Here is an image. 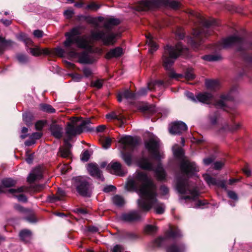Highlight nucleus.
<instances>
[{"instance_id": "obj_1", "label": "nucleus", "mask_w": 252, "mask_h": 252, "mask_svg": "<svg viewBox=\"0 0 252 252\" xmlns=\"http://www.w3.org/2000/svg\"><path fill=\"white\" fill-rule=\"evenodd\" d=\"M126 188L127 190L135 191L139 194L138 205L143 212L146 213L153 207L157 214L164 213L165 206L157 201V187L146 173L136 172L133 178L127 181Z\"/></svg>"}, {"instance_id": "obj_2", "label": "nucleus", "mask_w": 252, "mask_h": 252, "mask_svg": "<svg viewBox=\"0 0 252 252\" xmlns=\"http://www.w3.org/2000/svg\"><path fill=\"white\" fill-rule=\"evenodd\" d=\"M186 49L180 43H178L175 46L167 45L164 48V51L162 55L163 65L165 69L169 70L168 75L171 78L179 79L184 77L187 80H191L195 78L193 69L188 68L185 71V74H177L172 70V67L176 60L182 54Z\"/></svg>"}, {"instance_id": "obj_3", "label": "nucleus", "mask_w": 252, "mask_h": 252, "mask_svg": "<svg viewBox=\"0 0 252 252\" xmlns=\"http://www.w3.org/2000/svg\"><path fill=\"white\" fill-rule=\"evenodd\" d=\"M99 23H102L105 31L92 30L90 32L91 37L93 40H101L105 45H113L117 42L120 34L118 32H111V30L121 23L119 19L113 17L97 18Z\"/></svg>"}, {"instance_id": "obj_4", "label": "nucleus", "mask_w": 252, "mask_h": 252, "mask_svg": "<svg viewBox=\"0 0 252 252\" xmlns=\"http://www.w3.org/2000/svg\"><path fill=\"white\" fill-rule=\"evenodd\" d=\"M145 146L153 158L158 161L157 167L155 169L158 179L159 180L164 179L166 174L159 162L161 159L164 158V154L162 152L160 151L161 143L159 139L157 136L153 135L149 140L145 142Z\"/></svg>"}, {"instance_id": "obj_5", "label": "nucleus", "mask_w": 252, "mask_h": 252, "mask_svg": "<svg viewBox=\"0 0 252 252\" xmlns=\"http://www.w3.org/2000/svg\"><path fill=\"white\" fill-rule=\"evenodd\" d=\"M176 189L182 196L180 199L186 201H193L196 200L199 195L196 185L188 179L179 177L177 178Z\"/></svg>"}, {"instance_id": "obj_6", "label": "nucleus", "mask_w": 252, "mask_h": 252, "mask_svg": "<svg viewBox=\"0 0 252 252\" xmlns=\"http://www.w3.org/2000/svg\"><path fill=\"white\" fill-rule=\"evenodd\" d=\"M163 5L173 9H177L181 3L174 0H142L135 6L137 11H145Z\"/></svg>"}, {"instance_id": "obj_7", "label": "nucleus", "mask_w": 252, "mask_h": 252, "mask_svg": "<svg viewBox=\"0 0 252 252\" xmlns=\"http://www.w3.org/2000/svg\"><path fill=\"white\" fill-rule=\"evenodd\" d=\"M175 157L181 159L180 168L182 174L188 177L194 176L199 171V168L194 162L183 158V150L181 148L173 147Z\"/></svg>"}, {"instance_id": "obj_8", "label": "nucleus", "mask_w": 252, "mask_h": 252, "mask_svg": "<svg viewBox=\"0 0 252 252\" xmlns=\"http://www.w3.org/2000/svg\"><path fill=\"white\" fill-rule=\"evenodd\" d=\"M90 120H82L77 118H73L67 124L65 129V133L68 141L72 136L80 134L83 130L87 128V125L90 124Z\"/></svg>"}, {"instance_id": "obj_9", "label": "nucleus", "mask_w": 252, "mask_h": 252, "mask_svg": "<svg viewBox=\"0 0 252 252\" xmlns=\"http://www.w3.org/2000/svg\"><path fill=\"white\" fill-rule=\"evenodd\" d=\"M119 142L123 150L121 152L122 158L127 165H130L132 162L131 154L126 152L132 151L137 145V140L132 136H125L121 138Z\"/></svg>"}, {"instance_id": "obj_10", "label": "nucleus", "mask_w": 252, "mask_h": 252, "mask_svg": "<svg viewBox=\"0 0 252 252\" xmlns=\"http://www.w3.org/2000/svg\"><path fill=\"white\" fill-rule=\"evenodd\" d=\"M89 180V178L84 176H78L72 179L73 184L80 195L87 197L91 196L93 187Z\"/></svg>"}, {"instance_id": "obj_11", "label": "nucleus", "mask_w": 252, "mask_h": 252, "mask_svg": "<svg viewBox=\"0 0 252 252\" xmlns=\"http://www.w3.org/2000/svg\"><path fill=\"white\" fill-rule=\"evenodd\" d=\"M233 45L238 46L239 50L252 48V43L248 44L245 39L237 35H232L222 40L219 48H226Z\"/></svg>"}, {"instance_id": "obj_12", "label": "nucleus", "mask_w": 252, "mask_h": 252, "mask_svg": "<svg viewBox=\"0 0 252 252\" xmlns=\"http://www.w3.org/2000/svg\"><path fill=\"white\" fill-rule=\"evenodd\" d=\"M79 27H75L72 28L69 32L65 33L66 40L63 42V45L65 48V51L71 56H74L76 55V50L73 48L71 45L74 43V36L78 35L81 34Z\"/></svg>"}, {"instance_id": "obj_13", "label": "nucleus", "mask_w": 252, "mask_h": 252, "mask_svg": "<svg viewBox=\"0 0 252 252\" xmlns=\"http://www.w3.org/2000/svg\"><path fill=\"white\" fill-rule=\"evenodd\" d=\"M46 185L43 184H39L36 185L35 186H22L20 187L17 189H11L8 190V192L12 194H15L16 193L20 192H30L31 193L32 191L33 192H39L41 190L45 188Z\"/></svg>"}, {"instance_id": "obj_14", "label": "nucleus", "mask_w": 252, "mask_h": 252, "mask_svg": "<svg viewBox=\"0 0 252 252\" xmlns=\"http://www.w3.org/2000/svg\"><path fill=\"white\" fill-rule=\"evenodd\" d=\"M164 82L161 80L153 81L151 80L147 83V86L146 88H141L136 93V97L145 95L148 91H155L157 87H160L164 85Z\"/></svg>"}, {"instance_id": "obj_15", "label": "nucleus", "mask_w": 252, "mask_h": 252, "mask_svg": "<svg viewBox=\"0 0 252 252\" xmlns=\"http://www.w3.org/2000/svg\"><path fill=\"white\" fill-rule=\"evenodd\" d=\"M181 236V234L179 230L177 229L174 230L171 229L167 232L165 237H160L156 239L155 241V245L157 247H161L167 241L169 238H176Z\"/></svg>"}, {"instance_id": "obj_16", "label": "nucleus", "mask_w": 252, "mask_h": 252, "mask_svg": "<svg viewBox=\"0 0 252 252\" xmlns=\"http://www.w3.org/2000/svg\"><path fill=\"white\" fill-rule=\"evenodd\" d=\"M68 55L71 57H77L78 59V62L82 64H91L93 63L96 61V58L89 54L86 51L78 53L76 52V55L74 56H71L68 53Z\"/></svg>"}, {"instance_id": "obj_17", "label": "nucleus", "mask_w": 252, "mask_h": 252, "mask_svg": "<svg viewBox=\"0 0 252 252\" xmlns=\"http://www.w3.org/2000/svg\"><path fill=\"white\" fill-rule=\"evenodd\" d=\"M190 14L195 17L197 21L202 25L204 27L208 28L212 26H217V23L215 20L212 18L206 19L201 14L195 12L193 11L190 12Z\"/></svg>"}, {"instance_id": "obj_18", "label": "nucleus", "mask_w": 252, "mask_h": 252, "mask_svg": "<svg viewBox=\"0 0 252 252\" xmlns=\"http://www.w3.org/2000/svg\"><path fill=\"white\" fill-rule=\"evenodd\" d=\"M187 129L186 124L182 121L176 122L171 124L169 128L170 133L173 134H179Z\"/></svg>"}, {"instance_id": "obj_19", "label": "nucleus", "mask_w": 252, "mask_h": 252, "mask_svg": "<svg viewBox=\"0 0 252 252\" xmlns=\"http://www.w3.org/2000/svg\"><path fill=\"white\" fill-rule=\"evenodd\" d=\"M203 177L208 186H217L224 189L225 190L227 189L226 182L225 181L217 180L215 178L212 177L208 174H203Z\"/></svg>"}, {"instance_id": "obj_20", "label": "nucleus", "mask_w": 252, "mask_h": 252, "mask_svg": "<svg viewBox=\"0 0 252 252\" xmlns=\"http://www.w3.org/2000/svg\"><path fill=\"white\" fill-rule=\"evenodd\" d=\"M234 91L233 90H231L227 94H222L220 97V100L217 101L215 105L217 108H222L224 109L225 107V102L228 100H231L234 98L233 94Z\"/></svg>"}, {"instance_id": "obj_21", "label": "nucleus", "mask_w": 252, "mask_h": 252, "mask_svg": "<svg viewBox=\"0 0 252 252\" xmlns=\"http://www.w3.org/2000/svg\"><path fill=\"white\" fill-rule=\"evenodd\" d=\"M121 218L122 220L126 222H133L139 220L141 214L139 211L134 210L123 214Z\"/></svg>"}, {"instance_id": "obj_22", "label": "nucleus", "mask_w": 252, "mask_h": 252, "mask_svg": "<svg viewBox=\"0 0 252 252\" xmlns=\"http://www.w3.org/2000/svg\"><path fill=\"white\" fill-rule=\"evenodd\" d=\"M87 169L91 176L100 181H104V178L97 164L93 163L89 164L88 165Z\"/></svg>"}, {"instance_id": "obj_23", "label": "nucleus", "mask_w": 252, "mask_h": 252, "mask_svg": "<svg viewBox=\"0 0 252 252\" xmlns=\"http://www.w3.org/2000/svg\"><path fill=\"white\" fill-rule=\"evenodd\" d=\"M74 43H75L77 46L82 49H91V46L90 45V42L86 36L75 37L74 40Z\"/></svg>"}, {"instance_id": "obj_24", "label": "nucleus", "mask_w": 252, "mask_h": 252, "mask_svg": "<svg viewBox=\"0 0 252 252\" xmlns=\"http://www.w3.org/2000/svg\"><path fill=\"white\" fill-rule=\"evenodd\" d=\"M64 145L60 148L58 155L62 158H67L70 157L71 155L70 148L71 146L66 139H64Z\"/></svg>"}, {"instance_id": "obj_25", "label": "nucleus", "mask_w": 252, "mask_h": 252, "mask_svg": "<svg viewBox=\"0 0 252 252\" xmlns=\"http://www.w3.org/2000/svg\"><path fill=\"white\" fill-rule=\"evenodd\" d=\"M138 166L140 168L147 170H153L154 166L153 164L150 161L148 158H142L138 162Z\"/></svg>"}, {"instance_id": "obj_26", "label": "nucleus", "mask_w": 252, "mask_h": 252, "mask_svg": "<svg viewBox=\"0 0 252 252\" xmlns=\"http://www.w3.org/2000/svg\"><path fill=\"white\" fill-rule=\"evenodd\" d=\"M109 167L112 170V173L116 175L123 176L126 173L122 168L121 164L118 162H111L108 165V167Z\"/></svg>"}, {"instance_id": "obj_27", "label": "nucleus", "mask_w": 252, "mask_h": 252, "mask_svg": "<svg viewBox=\"0 0 252 252\" xmlns=\"http://www.w3.org/2000/svg\"><path fill=\"white\" fill-rule=\"evenodd\" d=\"M42 177V172L39 168L34 169L27 177V181L29 183H32L37 179Z\"/></svg>"}, {"instance_id": "obj_28", "label": "nucleus", "mask_w": 252, "mask_h": 252, "mask_svg": "<svg viewBox=\"0 0 252 252\" xmlns=\"http://www.w3.org/2000/svg\"><path fill=\"white\" fill-rule=\"evenodd\" d=\"M123 50L121 47H117L111 49L106 55V58L110 59L113 58H118L123 54Z\"/></svg>"}, {"instance_id": "obj_29", "label": "nucleus", "mask_w": 252, "mask_h": 252, "mask_svg": "<svg viewBox=\"0 0 252 252\" xmlns=\"http://www.w3.org/2000/svg\"><path fill=\"white\" fill-rule=\"evenodd\" d=\"M185 246L181 243H174L169 246L166 250L167 252H184Z\"/></svg>"}, {"instance_id": "obj_30", "label": "nucleus", "mask_w": 252, "mask_h": 252, "mask_svg": "<svg viewBox=\"0 0 252 252\" xmlns=\"http://www.w3.org/2000/svg\"><path fill=\"white\" fill-rule=\"evenodd\" d=\"M123 97L126 99H134L137 98L136 93H132L128 90H126L124 92L119 93L118 100L119 102L122 101Z\"/></svg>"}, {"instance_id": "obj_31", "label": "nucleus", "mask_w": 252, "mask_h": 252, "mask_svg": "<svg viewBox=\"0 0 252 252\" xmlns=\"http://www.w3.org/2000/svg\"><path fill=\"white\" fill-rule=\"evenodd\" d=\"M50 130L52 134L58 139L62 137L63 134L62 127L57 125H53L50 127Z\"/></svg>"}, {"instance_id": "obj_32", "label": "nucleus", "mask_w": 252, "mask_h": 252, "mask_svg": "<svg viewBox=\"0 0 252 252\" xmlns=\"http://www.w3.org/2000/svg\"><path fill=\"white\" fill-rule=\"evenodd\" d=\"M146 37L147 39V44L148 45L150 48L149 52L152 54L158 49V46L153 40V36L151 34L149 33L148 35H146Z\"/></svg>"}, {"instance_id": "obj_33", "label": "nucleus", "mask_w": 252, "mask_h": 252, "mask_svg": "<svg viewBox=\"0 0 252 252\" xmlns=\"http://www.w3.org/2000/svg\"><path fill=\"white\" fill-rule=\"evenodd\" d=\"M205 85L208 89L212 91H216L220 87V82L218 80H206Z\"/></svg>"}, {"instance_id": "obj_34", "label": "nucleus", "mask_w": 252, "mask_h": 252, "mask_svg": "<svg viewBox=\"0 0 252 252\" xmlns=\"http://www.w3.org/2000/svg\"><path fill=\"white\" fill-rule=\"evenodd\" d=\"M30 52L34 56H39L41 55H48L50 54V51L47 48L40 49L38 47L33 48H30Z\"/></svg>"}, {"instance_id": "obj_35", "label": "nucleus", "mask_w": 252, "mask_h": 252, "mask_svg": "<svg viewBox=\"0 0 252 252\" xmlns=\"http://www.w3.org/2000/svg\"><path fill=\"white\" fill-rule=\"evenodd\" d=\"M212 97V95L210 93H203L198 94L196 95L197 102L200 101L203 103H207Z\"/></svg>"}, {"instance_id": "obj_36", "label": "nucleus", "mask_w": 252, "mask_h": 252, "mask_svg": "<svg viewBox=\"0 0 252 252\" xmlns=\"http://www.w3.org/2000/svg\"><path fill=\"white\" fill-rule=\"evenodd\" d=\"M19 236L23 241L29 242L32 238V232L28 229H23L20 232Z\"/></svg>"}, {"instance_id": "obj_37", "label": "nucleus", "mask_w": 252, "mask_h": 252, "mask_svg": "<svg viewBox=\"0 0 252 252\" xmlns=\"http://www.w3.org/2000/svg\"><path fill=\"white\" fill-rule=\"evenodd\" d=\"M113 203L119 207H121L125 204L124 198L120 195H116L112 198Z\"/></svg>"}, {"instance_id": "obj_38", "label": "nucleus", "mask_w": 252, "mask_h": 252, "mask_svg": "<svg viewBox=\"0 0 252 252\" xmlns=\"http://www.w3.org/2000/svg\"><path fill=\"white\" fill-rule=\"evenodd\" d=\"M39 108L42 111L47 113H54L55 109L50 105L47 104H41L39 105Z\"/></svg>"}, {"instance_id": "obj_39", "label": "nucleus", "mask_w": 252, "mask_h": 252, "mask_svg": "<svg viewBox=\"0 0 252 252\" xmlns=\"http://www.w3.org/2000/svg\"><path fill=\"white\" fill-rule=\"evenodd\" d=\"M0 43L2 44L4 50L7 47H11L14 44V42L10 40H5L4 38L0 36Z\"/></svg>"}, {"instance_id": "obj_40", "label": "nucleus", "mask_w": 252, "mask_h": 252, "mask_svg": "<svg viewBox=\"0 0 252 252\" xmlns=\"http://www.w3.org/2000/svg\"><path fill=\"white\" fill-rule=\"evenodd\" d=\"M16 184V181L11 178H6L2 181V184L5 187H11Z\"/></svg>"}, {"instance_id": "obj_41", "label": "nucleus", "mask_w": 252, "mask_h": 252, "mask_svg": "<svg viewBox=\"0 0 252 252\" xmlns=\"http://www.w3.org/2000/svg\"><path fill=\"white\" fill-rule=\"evenodd\" d=\"M85 21L89 24L94 25L95 28H98L99 27V22L97 18L87 16V17L85 18Z\"/></svg>"}, {"instance_id": "obj_42", "label": "nucleus", "mask_w": 252, "mask_h": 252, "mask_svg": "<svg viewBox=\"0 0 252 252\" xmlns=\"http://www.w3.org/2000/svg\"><path fill=\"white\" fill-rule=\"evenodd\" d=\"M202 58L204 60L212 62L219 61L221 59V57L219 55H209L204 56L202 57Z\"/></svg>"}, {"instance_id": "obj_43", "label": "nucleus", "mask_w": 252, "mask_h": 252, "mask_svg": "<svg viewBox=\"0 0 252 252\" xmlns=\"http://www.w3.org/2000/svg\"><path fill=\"white\" fill-rule=\"evenodd\" d=\"M18 38L20 40L23 41L25 43L26 45L32 43V40L30 38H29L28 37V36L25 33H22L20 34H19Z\"/></svg>"}, {"instance_id": "obj_44", "label": "nucleus", "mask_w": 252, "mask_h": 252, "mask_svg": "<svg viewBox=\"0 0 252 252\" xmlns=\"http://www.w3.org/2000/svg\"><path fill=\"white\" fill-rule=\"evenodd\" d=\"M101 143L103 148L107 149L110 147L112 143V140L109 137H105L102 139Z\"/></svg>"}, {"instance_id": "obj_45", "label": "nucleus", "mask_w": 252, "mask_h": 252, "mask_svg": "<svg viewBox=\"0 0 252 252\" xmlns=\"http://www.w3.org/2000/svg\"><path fill=\"white\" fill-rule=\"evenodd\" d=\"M106 118L109 120H111L113 119H116L118 120H121L122 118L121 117H120L117 113L113 111L106 115Z\"/></svg>"}, {"instance_id": "obj_46", "label": "nucleus", "mask_w": 252, "mask_h": 252, "mask_svg": "<svg viewBox=\"0 0 252 252\" xmlns=\"http://www.w3.org/2000/svg\"><path fill=\"white\" fill-rule=\"evenodd\" d=\"M24 122L27 125H30L32 121V117L30 113H25L23 115Z\"/></svg>"}, {"instance_id": "obj_47", "label": "nucleus", "mask_w": 252, "mask_h": 252, "mask_svg": "<svg viewBox=\"0 0 252 252\" xmlns=\"http://www.w3.org/2000/svg\"><path fill=\"white\" fill-rule=\"evenodd\" d=\"M138 238V235L132 232H127L126 233L125 236V239L131 241L135 240Z\"/></svg>"}, {"instance_id": "obj_48", "label": "nucleus", "mask_w": 252, "mask_h": 252, "mask_svg": "<svg viewBox=\"0 0 252 252\" xmlns=\"http://www.w3.org/2000/svg\"><path fill=\"white\" fill-rule=\"evenodd\" d=\"M157 230L156 226L152 225H148L145 227V231L148 233H153L155 232Z\"/></svg>"}, {"instance_id": "obj_49", "label": "nucleus", "mask_w": 252, "mask_h": 252, "mask_svg": "<svg viewBox=\"0 0 252 252\" xmlns=\"http://www.w3.org/2000/svg\"><path fill=\"white\" fill-rule=\"evenodd\" d=\"M240 127V124H235L233 126H230L227 125L225 127H223V128L225 130L233 131H234V130H236L239 129Z\"/></svg>"}, {"instance_id": "obj_50", "label": "nucleus", "mask_w": 252, "mask_h": 252, "mask_svg": "<svg viewBox=\"0 0 252 252\" xmlns=\"http://www.w3.org/2000/svg\"><path fill=\"white\" fill-rule=\"evenodd\" d=\"M103 84V81L102 80L98 79L96 81L92 82V85L97 89L101 88Z\"/></svg>"}, {"instance_id": "obj_51", "label": "nucleus", "mask_w": 252, "mask_h": 252, "mask_svg": "<svg viewBox=\"0 0 252 252\" xmlns=\"http://www.w3.org/2000/svg\"><path fill=\"white\" fill-rule=\"evenodd\" d=\"M100 7V5L95 3L94 2H92L89 4L87 5L86 8L90 9L92 10H97Z\"/></svg>"}, {"instance_id": "obj_52", "label": "nucleus", "mask_w": 252, "mask_h": 252, "mask_svg": "<svg viewBox=\"0 0 252 252\" xmlns=\"http://www.w3.org/2000/svg\"><path fill=\"white\" fill-rule=\"evenodd\" d=\"M89 152L88 150L85 151L81 156V159L83 161H87L90 158Z\"/></svg>"}, {"instance_id": "obj_53", "label": "nucleus", "mask_w": 252, "mask_h": 252, "mask_svg": "<svg viewBox=\"0 0 252 252\" xmlns=\"http://www.w3.org/2000/svg\"><path fill=\"white\" fill-rule=\"evenodd\" d=\"M17 60L21 63H25L28 62V59L27 57L23 54H19L17 56Z\"/></svg>"}, {"instance_id": "obj_54", "label": "nucleus", "mask_w": 252, "mask_h": 252, "mask_svg": "<svg viewBox=\"0 0 252 252\" xmlns=\"http://www.w3.org/2000/svg\"><path fill=\"white\" fill-rule=\"evenodd\" d=\"M82 71L83 72L84 75L86 77H89L92 75L93 72L91 68L89 67H84Z\"/></svg>"}, {"instance_id": "obj_55", "label": "nucleus", "mask_w": 252, "mask_h": 252, "mask_svg": "<svg viewBox=\"0 0 252 252\" xmlns=\"http://www.w3.org/2000/svg\"><path fill=\"white\" fill-rule=\"evenodd\" d=\"M65 191L61 189H59L57 192V199H60L61 200L65 196Z\"/></svg>"}, {"instance_id": "obj_56", "label": "nucleus", "mask_w": 252, "mask_h": 252, "mask_svg": "<svg viewBox=\"0 0 252 252\" xmlns=\"http://www.w3.org/2000/svg\"><path fill=\"white\" fill-rule=\"evenodd\" d=\"M185 94L186 96L191 101L195 102H197L196 96L195 97L192 93L189 92H186L185 93Z\"/></svg>"}, {"instance_id": "obj_57", "label": "nucleus", "mask_w": 252, "mask_h": 252, "mask_svg": "<svg viewBox=\"0 0 252 252\" xmlns=\"http://www.w3.org/2000/svg\"><path fill=\"white\" fill-rule=\"evenodd\" d=\"M224 164V162L223 161H216L214 164V168L215 169L219 170L221 169Z\"/></svg>"}, {"instance_id": "obj_58", "label": "nucleus", "mask_w": 252, "mask_h": 252, "mask_svg": "<svg viewBox=\"0 0 252 252\" xmlns=\"http://www.w3.org/2000/svg\"><path fill=\"white\" fill-rule=\"evenodd\" d=\"M227 194L228 197L232 199L235 200H237L238 199V196L237 194L233 191L228 190Z\"/></svg>"}, {"instance_id": "obj_59", "label": "nucleus", "mask_w": 252, "mask_h": 252, "mask_svg": "<svg viewBox=\"0 0 252 252\" xmlns=\"http://www.w3.org/2000/svg\"><path fill=\"white\" fill-rule=\"evenodd\" d=\"M63 14L66 18L70 19L72 17L74 12L72 10L68 9L64 11Z\"/></svg>"}, {"instance_id": "obj_60", "label": "nucleus", "mask_w": 252, "mask_h": 252, "mask_svg": "<svg viewBox=\"0 0 252 252\" xmlns=\"http://www.w3.org/2000/svg\"><path fill=\"white\" fill-rule=\"evenodd\" d=\"M42 134L40 132H36L33 133L31 136V139H32L35 141V140L39 139L42 136Z\"/></svg>"}, {"instance_id": "obj_61", "label": "nucleus", "mask_w": 252, "mask_h": 252, "mask_svg": "<svg viewBox=\"0 0 252 252\" xmlns=\"http://www.w3.org/2000/svg\"><path fill=\"white\" fill-rule=\"evenodd\" d=\"M206 204H207V202L205 200H198L196 201V202L195 203L194 207H195V208L202 207Z\"/></svg>"}, {"instance_id": "obj_62", "label": "nucleus", "mask_w": 252, "mask_h": 252, "mask_svg": "<svg viewBox=\"0 0 252 252\" xmlns=\"http://www.w3.org/2000/svg\"><path fill=\"white\" fill-rule=\"evenodd\" d=\"M214 160V158L212 157H209L206 158H204L203 160V164L205 165H210L213 161Z\"/></svg>"}, {"instance_id": "obj_63", "label": "nucleus", "mask_w": 252, "mask_h": 252, "mask_svg": "<svg viewBox=\"0 0 252 252\" xmlns=\"http://www.w3.org/2000/svg\"><path fill=\"white\" fill-rule=\"evenodd\" d=\"M116 189V187L112 185H109L105 187L103 191L105 192H109L110 191H113Z\"/></svg>"}, {"instance_id": "obj_64", "label": "nucleus", "mask_w": 252, "mask_h": 252, "mask_svg": "<svg viewBox=\"0 0 252 252\" xmlns=\"http://www.w3.org/2000/svg\"><path fill=\"white\" fill-rule=\"evenodd\" d=\"M55 52L57 55L63 57L64 54V50L60 47H58L55 49Z\"/></svg>"}]
</instances>
